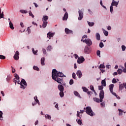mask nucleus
<instances>
[{
	"label": "nucleus",
	"instance_id": "obj_40",
	"mask_svg": "<svg viewBox=\"0 0 126 126\" xmlns=\"http://www.w3.org/2000/svg\"><path fill=\"white\" fill-rule=\"evenodd\" d=\"M29 15H30V16H32V18H34V15H33V14L32 13V12H31V11H30L29 12Z\"/></svg>",
	"mask_w": 126,
	"mask_h": 126
},
{
	"label": "nucleus",
	"instance_id": "obj_18",
	"mask_svg": "<svg viewBox=\"0 0 126 126\" xmlns=\"http://www.w3.org/2000/svg\"><path fill=\"white\" fill-rule=\"evenodd\" d=\"M41 64L42 65H45V58H42L41 59Z\"/></svg>",
	"mask_w": 126,
	"mask_h": 126
},
{
	"label": "nucleus",
	"instance_id": "obj_56",
	"mask_svg": "<svg viewBox=\"0 0 126 126\" xmlns=\"http://www.w3.org/2000/svg\"><path fill=\"white\" fill-rule=\"evenodd\" d=\"M120 89H124V87L123 86V85H120L119 87Z\"/></svg>",
	"mask_w": 126,
	"mask_h": 126
},
{
	"label": "nucleus",
	"instance_id": "obj_55",
	"mask_svg": "<svg viewBox=\"0 0 126 126\" xmlns=\"http://www.w3.org/2000/svg\"><path fill=\"white\" fill-rule=\"evenodd\" d=\"M76 75V74H75V73H72V77H73V78L75 79Z\"/></svg>",
	"mask_w": 126,
	"mask_h": 126
},
{
	"label": "nucleus",
	"instance_id": "obj_29",
	"mask_svg": "<svg viewBox=\"0 0 126 126\" xmlns=\"http://www.w3.org/2000/svg\"><path fill=\"white\" fill-rule=\"evenodd\" d=\"M45 118L46 119H48V120H51L52 119L51 116L48 114L45 115Z\"/></svg>",
	"mask_w": 126,
	"mask_h": 126
},
{
	"label": "nucleus",
	"instance_id": "obj_36",
	"mask_svg": "<svg viewBox=\"0 0 126 126\" xmlns=\"http://www.w3.org/2000/svg\"><path fill=\"white\" fill-rule=\"evenodd\" d=\"M32 51L34 55H37V53H38V50L35 51V50H34V48H32Z\"/></svg>",
	"mask_w": 126,
	"mask_h": 126
},
{
	"label": "nucleus",
	"instance_id": "obj_46",
	"mask_svg": "<svg viewBox=\"0 0 126 126\" xmlns=\"http://www.w3.org/2000/svg\"><path fill=\"white\" fill-rule=\"evenodd\" d=\"M100 68H105V65L104 64H101L99 66Z\"/></svg>",
	"mask_w": 126,
	"mask_h": 126
},
{
	"label": "nucleus",
	"instance_id": "obj_48",
	"mask_svg": "<svg viewBox=\"0 0 126 126\" xmlns=\"http://www.w3.org/2000/svg\"><path fill=\"white\" fill-rule=\"evenodd\" d=\"M126 46H125V45L122 46V51H126Z\"/></svg>",
	"mask_w": 126,
	"mask_h": 126
},
{
	"label": "nucleus",
	"instance_id": "obj_64",
	"mask_svg": "<svg viewBox=\"0 0 126 126\" xmlns=\"http://www.w3.org/2000/svg\"><path fill=\"white\" fill-rule=\"evenodd\" d=\"M123 72H124L125 73H126V68H124V69H123Z\"/></svg>",
	"mask_w": 126,
	"mask_h": 126
},
{
	"label": "nucleus",
	"instance_id": "obj_27",
	"mask_svg": "<svg viewBox=\"0 0 126 126\" xmlns=\"http://www.w3.org/2000/svg\"><path fill=\"white\" fill-rule=\"evenodd\" d=\"M96 55L98 56V57H99V58H101V56L100 55H101V51H100V50L97 51Z\"/></svg>",
	"mask_w": 126,
	"mask_h": 126
},
{
	"label": "nucleus",
	"instance_id": "obj_2",
	"mask_svg": "<svg viewBox=\"0 0 126 126\" xmlns=\"http://www.w3.org/2000/svg\"><path fill=\"white\" fill-rule=\"evenodd\" d=\"M14 82L15 84H16V82L18 83V84H20L21 88H23V89H25V86H27V83H26V81L24 79H22L21 82L19 81V79H17V80H14Z\"/></svg>",
	"mask_w": 126,
	"mask_h": 126
},
{
	"label": "nucleus",
	"instance_id": "obj_3",
	"mask_svg": "<svg viewBox=\"0 0 126 126\" xmlns=\"http://www.w3.org/2000/svg\"><path fill=\"white\" fill-rule=\"evenodd\" d=\"M102 85L98 86V89L100 90L99 93L100 102H103V99H104V90H103L104 87Z\"/></svg>",
	"mask_w": 126,
	"mask_h": 126
},
{
	"label": "nucleus",
	"instance_id": "obj_52",
	"mask_svg": "<svg viewBox=\"0 0 126 126\" xmlns=\"http://www.w3.org/2000/svg\"><path fill=\"white\" fill-rule=\"evenodd\" d=\"M12 78V75H8L7 76V79H11Z\"/></svg>",
	"mask_w": 126,
	"mask_h": 126
},
{
	"label": "nucleus",
	"instance_id": "obj_11",
	"mask_svg": "<svg viewBox=\"0 0 126 126\" xmlns=\"http://www.w3.org/2000/svg\"><path fill=\"white\" fill-rule=\"evenodd\" d=\"M65 32L66 34H72L73 33V32H72V31L67 29V28H65Z\"/></svg>",
	"mask_w": 126,
	"mask_h": 126
},
{
	"label": "nucleus",
	"instance_id": "obj_57",
	"mask_svg": "<svg viewBox=\"0 0 126 126\" xmlns=\"http://www.w3.org/2000/svg\"><path fill=\"white\" fill-rule=\"evenodd\" d=\"M80 112H79L78 111L77 112V117H80Z\"/></svg>",
	"mask_w": 126,
	"mask_h": 126
},
{
	"label": "nucleus",
	"instance_id": "obj_28",
	"mask_svg": "<svg viewBox=\"0 0 126 126\" xmlns=\"http://www.w3.org/2000/svg\"><path fill=\"white\" fill-rule=\"evenodd\" d=\"M103 33L105 35V36H108L109 32H108V31H106L105 30H103Z\"/></svg>",
	"mask_w": 126,
	"mask_h": 126
},
{
	"label": "nucleus",
	"instance_id": "obj_17",
	"mask_svg": "<svg viewBox=\"0 0 126 126\" xmlns=\"http://www.w3.org/2000/svg\"><path fill=\"white\" fill-rule=\"evenodd\" d=\"M49 19V17L48 16H43V18L42 19V21L47 22V20Z\"/></svg>",
	"mask_w": 126,
	"mask_h": 126
},
{
	"label": "nucleus",
	"instance_id": "obj_43",
	"mask_svg": "<svg viewBox=\"0 0 126 126\" xmlns=\"http://www.w3.org/2000/svg\"><path fill=\"white\" fill-rule=\"evenodd\" d=\"M91 90H92V91H94V92L95 93L96 92L95 91V90H94V87H93V86H90V87Z\"/></svg>",
	"mask_w": 126,
	"mask_h": 126
},
{
	"label": "nucleus",
	"instance_id": "obj_63",
	"mask_svg": "<svg viewBox=\"0 0 126 126\" xmlns=\"http://www.w3.org/2000/svg\"><path fill=\"white\" fill-rule=\"evenodd\" d=\"M113 75H118V72H115L113 73Z\"/></svg>",
	"mask_w": 126,
	"mask_h": 126
},
{
	"label": "nucleus",
	"instance_id": "obj_51",
	"mask_svg": "<svg viewBox=\"0 0 126 126\" xmlns=\"http://www.w3.org/2000/svg\"><path fill=\"white\" fill-rule=\"evenodd\" d=\"M11 68H12V72L13 73H14V72H15V69L14 68H13V67H11Z\"/></svg>",
	"mask_w": 126,
	"mask_h": 126
},
{
	"label": "nucleus",
	"instance_id": "obj_9",
	"mask_svg": "<svg viewBox=\"0 0 126 126\" xmlns=\"http://www.w3.org/2000/svg\"><path fill=\"white\" fill-rule=\"evenodd\" d=\"M85 54H90L91 53V49H90V47L89 46H86L85 47Z\"/></svg>",
	"mask_w": 126,
	"mask_h": 126
},
{
	"label": "nucleus",
	"instance_id": "obj_1",
	"mask_svg": "<svg viewBox=\"0 0 126 126\" xmlns=\"http://www.w3.org/2000/svg\"><path fill=\"white\" fill-rule=\"evenodd\" d=\"M52 79H57H57H61L58 78V77H65V75L62 72L57 71V69H53L52 72Z\"/></svg>",
	"mask_w": 126,
	"mask_h": 126
},
{
	"label": "nucleus",
	"instance_id": "obj_13",
	"mask_svg": "<svg viewBox=\"0 0 126 126\" xmlns=\"http://www.w3.org/2000/svg\"><path fill=\"white\" fill-rule=\"evenodd\" d=\"M67 18H68V14L67 12H66L63 17V20H67Z\"/></svg>",
	"mask_w": 126,
	"mask_h": 126
},
{
	"label": "nucleus",
	"instance_id": "obj_54",
	"mask_svg": "<svg viewBox=\"0 0 126 126\" xmlns=\"http://www.w3.org/2000/svg\"><path fill=\"white\" fill-rule=\"evenodd\" d=\"M3 12H2V13L0 14V17L1 18H3Z\"/></svg>",
	"mask_w": 126,
	"mask_h": 126
},
{
	"label": "nucleus",
	"instance_id": "obj_15",
	"mask_svg": "<svg viewBox=\"0 0 126 126\" xmlns=\"http://www.w3.org/2000/svg\"><path fill=\"white\" fill-rule=\"evenodd\" d=\"M118 4H119V2L115 1V0H112L111 5L118 7Z\"/></svg>",
	"mask_w": 126,
	"mask_h": 126
},
{
	"label": "nucleus",
	"instance_id": "obj_22",
	"mask_svg": "<svg viewBox=\"0 0 126 126\" xmlns=\"http://www.w3.org/2000/svg\"><path fill=\"white\" fill-rule=\"evenodd\" d=\"M43 24H42V27L43 28H46V27L47 26V24H48V22H44L43 21Z\"/></svg>",
	"mask_w": 126,
	"mask_h": 126
},
{
	"label": "nucleus",
	"instance_id": "obj_45",
	"mask_svg": "<svg viewBox=\"0 0 126 126\" xmlns=\"http://www.w3.org/2000/svg\"><path fill=\"white\" fill-rule=\"evenodd\" d=\"M51 49H52V46L51 45H49L47 48V51H50Z\"/></svg>",
	"mask_w": 126,
	"mask_h": 126
},
{
	"label": "nucleus",
	"instance_id": "obj_25",
	"mask_svg": "<svg viewBox=\"0 0 126 126\" xmlns=\"http://www.w3.org/2000/svg\"><path fill=\"white\" fill-rule=\"evenodd\" d=\"M88 24L89 26H90L91 27H92V26H94V22H90L88 21Z\"/></svg>",
	"mask_w": 126,
	"mask_h": 126
},
{
	"label": "nucleus",
	"instance_id": "obj_38",
	"mask_svg": "<svg viewBox=\"0 0 126 126\" xmlns=\"http://www.w3.org/2000/svg\"><path fill=\"white\" fill-rule=\"evenodd\" d=\"M76 121L77 122L78 125H81L82 124V122L81 121V120H80V119L79 120H76Z\"/></svg>",
	"mask_w": 126,
	"mask_h": 126
},
{
	"label": "nucleus",
	"instance_id": "obj_12",
	"mask_svg": "<svg viewBox=\"0 0 126 126\" xmlns=\"http://www.w3.org/2000/svg\"><path fill=\"white\" fill-rule=\"evenodd\" d=\"M76 74L79 78H81L82 76V72L80 70H78L76 72Z\"/></svg>",
	"mask_w": 126,
	"mask_h": 126
},
{
	"label": "nucleus",
	"instance_id": "obj_19",
	"mask_svg": "<svg viewBox=\"0 0 126 126\" xmlns=\"http://www.w3.org/2000/svg\"><path fill=\"white\" fill-rule=\"evenodd\" d=\"M9 26L10 28L13 30L14 29V27H13V24L11 22V21L9 22Z\"/></svg>",
	"mask_w": 126,
	"mask_h": 126
},
{
	"label": "nucleus",
	"instance_id": "obj_33",
	"mask_svg": "<svg viewBox=\"0 0 126 126\" xmlns=\"http://www.w3.org/2000/svg\"><path fill=\"white\" fill-rule=\"evenodd\" d=\"M33 68L34 69V70H37V71L40 70V69H39L37 66H33Z\"/></svg>",
	"mask_w": 126,
	"mask_h": 126
},
{
	"label": "nucleus",
	"instance_id": "obj_8",
	"mask_svg": "<svg viewBox=\"0 0 126 126\" xmlns=\"http://www.w3.org/2000/svg\"><path fill=\"white\" fill-rule=\"evenodd\" d=\"M14 59L15 60V61H18V60H19V52H18V51H17L15 52L14 56Z\"/></svg>",
	"mask_w": 126,
	"mask_h": 126
},
{
	"label": "nucleus",
	"instance_id": "obj_5",
	"mask_svg": "<svg viewBox=\"0 0 126 126\" xmlns=\"http://www.w3.org/2000/svg\"><path fill=\"white\" fill-rule=\"evenodd\" d=\"M114 86H115V85L114 84H111L109 86V90L111 92V93H112V94L113 95H114V96H115L116 97H117L118 95H117V94H116V93H114L113 92V90L114 89Z\"/></svg>",
	"mask_w": 126,
	"mask_h": 126
},
{
	"label": "nucleus",
	"instance_id": "obj_31",
	"mask_svg": "<svg viewBox=\"0 0 126 126\" xmlns=\"http://www.w3.org/2000/svg\"><path fill=\"white\" fill-rule=\"evenodd\" d=\"M34 99L36 103H38V104H40V103L39 102V100H38V97H37V96H34Z\"/></svg>",
	"mask_w": 126,
	"mask_h": 126
},
{
	"label": "nucleus",
	"instance_id": "obj_53",
	"mask_svg": "<svg viewBox=\"0 0 126 126\" xmlns=\"http://www.w3.org/2000/svg\"><path fill=\"white\" fill-rule=\"evenodd\" d=\"M112 82V83H117V80L116 79H113Z\"/></svg>",
	"mask_w": 126,
	"mask_h": 126
},
{
	"label": "nucleus",
	"instance_id": "obj_26",
	"mask_svg": "<svg viewBox=\"0 0 126 126\" xmlns=\"http://www.w3.org/2000/svg\"><path fill=\"white\" fill-rule=\"evenodd\" d=\"M55 81H57L58 83H60V84H62V82H63V79H57V80H55Z\"/></svg>",
	"mask_w": 126,
	"mask_h": 126
},
{
	"label": "nucleus",
	"instance_id": "obj_14",
	"mask_svg": "<svg viewBox=\"0 0 126 126\" xmlns=\"http://www.w3.org/2000/svg\"><path fill=\"white\" fill-rule=\"evenodd\" d=\"M55 34L53 32H49L48 33H47V37L49 38V39H51V37H54V35Z\"/></svg>",
	"mask_w": 126,
	"mask_h": 126
},
{
	"label": "nucleus",
	"instance_id": "obj_49",
	"mask_svg": "<svg viewBox=\"0 0 126 126\" xmlns=\"http://www.w3.org/2000/svg\"><path fill=\"white\" fill-rule=\"evenodd\" d=\"M73 83V79L70 80V81H69L70 85H72Z\"/></svg>",
	"mask_w": 126,
	"mask_h": 126
},
{
	"label": "nucleus",
	"instance_id": "obj_62",
	"mask_svg": "<svg viewBox=\"0 0 126 126\" xmlns=\"http://www.w3.org/2000/svg\"><path fill=\"white\" fill-rule=\"evenodd\" d=\"M101 106H102V107H104V106H105V103L102 102L100 103Z\"/></svg>",
	"mask_w": 126,
	"mask_h": 126
},
{
	"label": "nucleus",
	"instance_id": "obj_58",
	"mask_svg": "<svg viewBox=\"0 0 126 126\" xmlns=\"http://www.w3.org/2000/svg\"><path fill=\"white\" fill-rule=\"evenodd\" d=\"M42 51H43V53L44 55H46V49H42Z\"/></svg>",
	"mask_w": 126,
	"mask_h": 126
},
{
	"label": "nucleus",
	"instance_id": "obj_34",
	"mask_svg": "<svg viewBox=\"0 0 126 126\" xmlns=\"http://www.w3.org/2000/svg\"><path fill=\"white\" fill-rule=\"evenodd\" d=\"M117 72L118 74H122V73H123V70H122V69H118Z\"/></svg>",
	"mask_w": 126,
	"mask_h": 126
},
{
	"label": "nucleus",
	"instance_id": "obj_24",
	"mask_svg": "<svg viewBox=\"0 0 126 126\" xmlns=\"http://www.w3.org/2000/svg\"><path fill=\"white\" fill-rule=\"evenodd\" d=\"M101 84L102 86H106V80H102L101 81Z\"/></svg>",
	"mask_w": 126,
	"mask_h": 126
},
{
	"label": "nucleus",
	"instance_id": "obj_20",
	"mask_svg": "<svg viewBox=\"0 0 126 126\" xmlns=\"http://www.w3.org/2000/svg\"><path fill=\"white\" fill-rule=\"evenodd\" d=\"M96 39H97L98 41H100V40H101V38H100V34H99V33L97 32L96 33Z\"/></svg>",
	"mask_w": 126,
	"mask_h": 126
},
{
	"label": "nucleus",
	"instance_id": "obj_16",
	"mask_svg": "<svg viewBox=\"0 0 126 126\" xmlns=\"http://www.w3.org/2000/svg\"><path fill=\"white\" fill-rule=\"evenodd\" d=\"M58 89L60 90V92L63 91L64 88L62 85H58Z\"/></svg>",
	"mask_w": 126,
	"mask_h": 126
},
{
	"label": "nucleus",
	"instance_id": "obj_35",
	"mask_svg": "<svg viewBox=\"0 0 126 126\" xmlns=\"http://www.w3.org/2000/svg\"><path fill=\"white\" fill-rule=\"evenodd\" d=\"M118 111H119V116H122L124 111H123V110H122L121 109H119Z\"/></svg>",
	"mask_w": 126,
	"mask_h": 126
},
{
	"label": "nucleus",
	"instance_id": "obj_42",
	"mask_svg": "<svg viewBox=\"0 0 126 126\" xmlns=\"http://www.w3.org/2000/svg\"><path fill=\"white\" fill-rule=\"evenodd\" d=\"M0 60H5V56L3 55H0Z\"/></svg>",
	"mask_w": 126,
	"mask_h": 126
},
{
	"label": "nucleus",
	"instance_id": "obj_50",
	"mask_svg": "<svg viewBox=\"0 0 126 126\" xmlns=\"http://www.w3.org/2000/svg\"><path fill=\"white\" fill-rule=\"evenodd\" d=\"M2 111H0V120H2V119H0V118H2Z\"/></svg>",
	"mask_w": 126,
	"mask_h": 126
},
{
	"label": "nucleus",
	"instance_id": "obj_41",
	"mask_svg": "<svg viewBox=\"0 0 126 126\" xmlns=\"http://www.w3.org/2000/svg\"><path fill=\"white\" fill-rule=\"evenodd\" d=\"M20 11L21 13H27V11L26 10H20Z\"/></svg>",
	"mask_w": 126,
	"mask_h": 126
},
{
	"label": "nucleus",
	"instance_id": "obj_44",
	"mask_svg": "<svg viewBox=\"0 0 126 126\" xmlns=\"http://www.w3.org/2000/svg\"><path fill=\"white\" fill-rule=\"evenodd\" d=\"M85 38H87V35H84L83 36L82 39H81V42H83V41H84V40H83V39H85Z\"/></svg>",
	"mask_w": 126,
	"mask_h": 126
},
{
	"label": "nucleus",
	"instance_id": "obj_39",
	"mask_svg": "<svg viewBox=\"0 0 126 126\" xmlns=\"http://www.w3.org/2000/svg\"><path fill=\"white\" fill-rule=\"evenodd\" d=\"M110 12H113V11H114V8L113 7V5H111L110 7Z\"/></svg>",
	"mask_w": 126,
	"mask_h": 126
},
{
	"label": "nucleus",
	"instance_id": "obj_4",
	"mask_svg": "<svg viewBox=\"0 0 126 126\" xmlns=\"http://www.w3.org/2000/svg\"><path fill=\"white\" fill-rule=\"evenodd\" d=\"M86 112L88 115H89L90 116H91V117H93L94 112L92 111V109H91V107L88 106L86 108Z\"/></svg>",
	"mask_w": 126,
	"mask_h": 126
},
{
	"label": "nucleus",
	"instance_id": "obj_10",
	"mask_svg": "<svg viewBox=\"0 0 126 126\" xmlns=\"http://www.w3.org/2000/svg\"><path fill=\"white\" fill-rule=\"evenodd\" d=\"M84 61H85V59H84V58H83V57L80 58H79L77 60V63H83V62H84Z\"/></svg>",
	"mask_w": 126,
	"mask_h": 126
},
{
	"label": "nucleus",
	"instance_id": "obj_30",
	"mask_svg": "<svg viewBox=\"0 0 126 126\" xmlns=\"http://www.w3.org/2000/svg\"><path fill=\"white\" fill-rule=\"evenodd\" d=\"M60 95L61 97V98H63V96H64V94L63 93V91L60 92Z\"/></svg>",
	"mask_w": 126,
	"mask_h": 126
},
{
	"label": "nucleus",
	"instance_id": "obj_59",
	"mask_svg": "<svg viewBox=\"0 0 126 126\" xmlns=\"http://www.w3.org/2000/svg\"><path fill=\"white\" fill-rule=\"evenodd\" d=\"M33 4L34 5L35 7H38V6H39V5H38V4H37V3H36L35 2H33Z\"/></svg>",
	"mask_w": 126,
	"mask_h": 126
},
{
	"label": "nucleus",
	"instance_id": "obj_37",
	"mask_svg": "<svg viewBox=\"0 0 126 126\" xmlns=\"http://www.w3.org/2000/svg\"><path fill=\"white\" fill-rule=\"evenodd\" d=\"M14 77H15L16 79H19V76L17 75V74H14Z\"/></svg>",
	"mask_w": 126,
	"mask_h": 126
},
{
	"label": "nucleus",
	"instance_id": "obj_6",
	"mask_svg": "<svg viewBox=\"0 0 126 126\" xmlns=\"http://www.w3.org/2000/svg\"><path fill=\"white\" fill-rule=\"evenodd\" d=\"M83 42V43H86L88 46H91V45H92V41L89 38L84 40Z\"/></svg>",
	"mask_w": 126,
	"mask_h": 126
},
{
	"label": "nucleus",
	"instance_id": "obj_21",
	"mask_svg": "<svg viewBox=\"0 0 126 126\" xmlns=\"http://www.w3.org/2000/svg\"><path fill=\"white\" fill-rule=\"evenodd\" d=\"M74 94L75 96H77V97H78V98H80V94H79V93L76 91L74 92Z\"/></svg>",
	"mask_w": 126,
	"mask_h": 126
},
{
	"label": "nucleus",
	"instance_id": "obj_60",
	"mask_svg": "<svg viewBox=\"0 0 126 126\" xmlns=\"http://www.w3.org/2000/svg\"><path fill=\"white\" fill-rule=\"evenodd\" d=\"M108 30H111L112 29V28H111V26H109L108 27H107Z\"/></svg>",
	"mask_w": 126,
	"mask_h": 126
},
{
	"label": "nucleus",
	"instance_id": "obj_7",
	"mask_svg": "<svg viewBox=\"0 0 126 126\" xmlns=\"http://www.w3.org/2000/svg\"><path fill=\"white\" fill-rule=\"evenodd\" d=\"M79 17H78V20H81L82 18H83V11L82 10H79Z\"/></svg>",
	"mask_w": 126,
	"mask_h": 126
},
{
	"label": "nucleus",
	"instance_id": "obj_32",
	"mask_svg": "<svg viewBox=\"0 0 126 126\" xmlns=\"http://www.w3.org/2000/svg\"><path fill=\"white\" fill-rule=\"evenodd\" d=\"M82 89L84 92H88V89L86 87H83Z\"/></svg>",
	"mask_w": 126,
	"mask_h": 126
},
{
	"label": "nucleus",
	"instance_id": "obj_23",
	"mask_svg": "<svg viewBox=\"0 0 126 126\" xmlns=\"http://www.w3.org/2000/svg\"><path fill=\"white\" fill-rule=\"evenodd\" d=\"M94 102H96V103H99L100 102V99L97 97H94Z\"/></svg>",
	"mask_w": 126,
	"mask_h": 126
},
{
	"label": "nucleus",
	"instance_id": "obj_61",
	"mask_svg": "<svg viewBox=\"0 0 126 126\" xmlns=\"http://www.w3.org/2000/svg\"><path fill=\"white\" fill-rule=\"evenodd\" d=\"M20 26H21V27H22V28L24 27V25L23 23H20Z\"/></svg>",
	"mask_w": 126,
	"mask_h": 126
},
{
	"label": "nucleus",
	"instance_id": "obj_47",
	"mask_svg": "<svg viewBox=\"0 0 126 126\" xmlns=\"http://www.w3.org/2000/svg\"><path fill=\"white\" fill-rule=\"evenodd\" d=\"M99 47L100 48H103V47H104V44L103 43V42H100L99 43Z\"/></svg>",
	"mask_w": 126,
	"mask_h": 126
}]
</instances>
